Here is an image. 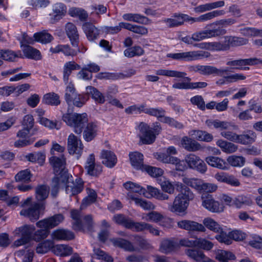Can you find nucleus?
<instances>
[{"label": "nucleus", "instance_id": "c756f323", "mask_svg": "<svg viewBox=\"0 0 262 262\" xmlns=\"http://www.w3.org/2000/svg\"><path fill=\"white\" fill-rule=\"evenodd\" d=\"M158 184L160 185L162 190L168 193L173 194L174 189H176V184L180 182H174L172 183L165 177H161L157 179Z\"/></svg>", "mask_w": 262, "mask_h": 262}, {"label": "nucleus", "instance_id": "8fccbe9b", "mask_svg": "<svg viewBox=\"0 0 262 262\" xmlns=\"http://www.w3.org/2000/svg\"><path fill=\"white\" fill-rule=\"evenodd\" d=\"M33 37L35 41L42 43H48L53 39V36L46 31L34 33Z\"/></svg>", "mask_w": 262, "mask_h": 262}, {"label": "nucleus", "instance_id": "0eeeda50", "mask_svg": "<svg viewBox=\"0 0 262 262\" xmlns=\"http://www.w3.org/2000/svg\"><path fill=\"white\" fill-rule=\"evenodd\" d=\"M140 133L139 137L141 142L144 144L152 143L158 135L161 128L158 123L154 124L153 127H150L147 124L141 122L139 126Z\"/></svg>", "mask_w": 262, "mask_h": 262}, {"label": "nucleus", "instance_id": "7c9ffc66", "mask_svg": "<svg viewBox=\"0 0 262 262\" xmlns=\"http://www.w3.org/2000/svg\"><path fill=\"white\" fill-rule=\"evenodd\" d=\"M181 146L189 151H195L201 149V145L195 141L187 137H183L181 140Z\"/></svg>", "mask_w": 262, "mask_h": 262}, {"label": "nucleus", "instance_id": "79ce46f5", "mask_svg": "<svg viewBox=\"0 0 262 262\" xmlns=\"http://www.w3.org/2000/svg\"><path fill=\"white\" fill-rule=\"evenodd\" d=\"M21 57L22 55L19 51L15 52L9 50H0V58L5 60L13 61H15L16 58H20Z\"/></svg>", "mask_w": 262, "mask_h": 262}, {"label": "nucleus", "instance_id": "a19ab883", "mask_svg": "<svg viewBox=\"0 0 262 262\" xmlns=\"http://www.w3.org/2000/svg\"><path fill=\"white\" fill-rule=\"evenodd\" d=\"M145 230H148L149 232L156 236L160 235V231L157 228L154 227L152 225L145 222H138L135 232H142Z\"/></svg>", "mask_w": 262, "mask_h": 262}, {"label": "nucleus", "instance_id": "f3484780", "mask_svg": "<svg viewBox=\"0 0 262 262\" xmlns=\"http://www.w3.org/2000/svg\"><path fill=\"white\" fill-rule=\"evenodd\" d=\"M124 188L128 191L127 193V198L128 200L134 201V198H137L138 194H144L146 189L139 184L127 181L123 184Z\"/></svg>", "mask_w": 262, "mask_h": 262}, {"label": "nucleus", "instance_id": "338daca9", "mask_svg": "<svg viewBox=\"0 0 262 262\" xmlns=\"http://www.w3.org/2000/svg\"><path fill=\"white\" fill-rule=\"evenodd\" d=\"M241 33L247 37L262 36V30L247 27L241 29Z\"/></svg>", "mask_w": 262, "mask_h": 262}, {"label": "nucleus", "instance_id": "1a4fd4ad", "mask_svg": "<svg viewBox=\"0 0 262 262\" xmlns=\"http://www.w3.org/2000/svg\"><path fill=\"white\" fill-rule=\"evenodd\" d=\"M215 24H217V23L208 24L205 27V30L193 33L192 39H194V41H200L206 39L220 36L226 34V30L222 27L211 29Z\"/></svg>", "mask_w": 262, "mask_h": 262}, {"label": "nucleus", "instance_id": "bf43d9fd", "mask_svg": "<svg viewBox=\"0 0 262 262\" xmlns=\"http://www.w3.org/2000/svg\"><path fill=\"white\" fill-rule=\"evenodd\" d=\"M71 216L73 220V228L75 230H80L82 229V220L80 212L77 210H72L71 211Z\"/></svg>", "mask_w": 262, "mask_h": 262}, {"label": "nucleus", "instance_id": "a878e982", "mask_svg": "<svg viewBox=\"0 0 262 262\" xmlns=\"http://www.w3.org/2000/svg\"><path fill=\"white\" fill-rule=\"evenodd\" d=\"M122 18L124 20L133 21L143 25H148L150 23V21L147 17L138 13H125L122 15Z\"/></svg>", "mask_w": 262, "mask_h": 262}, {"label": "nucleus", "instance_id": "39448f33", "mask_svg": "<svg viewBox=\"0 0 262 262\" xmlns=\"http://www.w3.org/2000/svg\"><path fill=\"white\" fill-rule=\"evenodd\" d=\"M62 119L68 125L73 127V131L78 135L81 134L84 124L88 121V115L85 113H68L63 115Z\"/></svg>", "mask_w": 262, "mask_h": 262}, {"label": "nucleus", "instance_id": "774afa93", "mask_svg": "<svg viewBox=\"0 0 262 262\" xmlns=\"http://www.w3.org/2000/svg\"><path fill=\"white\" fill-rule=\"evenodd\" d=\"M49 188L46 185H40L36 189V198L38 201L45 200L49 194Z\"/></svg>", "mask_w": 262, "mask_h": 262}, {"label": "nucleus", "instance_id": "2f4dec72", "mask_svg": "<svg viewBox=\"0 0 262 262\" xmlns=\"http://www.w3.org/2000/svg\"><path fill=\"white\" fill-rule=\"evenodd\" d=\"M52 252L57 256L66 257L72 254L73 248L66 244L53 245Z\"/></svg>", "mask_w": 262, "mask_h": 262}, {"label": "nucleus", "instance_id": "4468645a", "mask_svg": "<svg viewBox=\"0 0 262 262\" xmlns=\"http://www.w3.org/2000/svg\"><path fill=\"white\" fill-rule=\"evenodd\" d=\"M202 206L208 211L212 212L220 213L224 210V206L215 201L211 195L202 194Z\"/></svg>", "mask_w": 262, "mask_h": 262}, {"label": "nucleus", "instance_id": "052dcab7", "mask_svg": "<svg viewBox=\"0 0 262 262\" xmlns=\"http://www.w3.org/2000/svg\"><path fill=\"white\" fill-rule=\"evenodd\" d=\"M78 93L76 92L73 84L70 83L67 87L65 93V99L69 105H71V101Z\"/></svg>", "mask_w": 262, "mask_h": 262}, {"label": "nucleus", "instance_id": "bb28decb", "mask_svg": "<svg viewBox=\"0 0 262 262\" xmlns=\"http://www.w3.org/2000/svg\"><path fill=\"white\" fill-rule=\"evenodd\" d=\"M229 72V68H222L218 69L214 67L210 66H201L200 74L205 75L215 74L217 76H222Z\"/></svg>", "mask_w": 262, "mask_h": 262}, {"label": "nucleus", "instance_id": "4be33fe9", "mask_svg": "<svg viewBox=\"0 0 262 262\" xmlns=\"http://www.w3.org/2000/svg\"><path fill=\"white\" fill-rule=\"evenodd\" d=\"M142 194L147 198H155L161 201L167 200L169 199L167 194L161 192L159 189L149 185L147 186V190Z\"/></svg>", "mask_w": 262, "mask_h": 262}, {"label": "nucleus", "instance_id": "37998d69", "mask_svg": "<svg viewBox=\"0 0 262 262\" xmlns=\"http://www.w3.org/2000/svg\"><path fill=\"white\" fill-rule=\"evenodd\" d=\"M261 63L262 60L256 58L238 59V70H248L249 68L247 66L255 65Z\"/></svg>", "mask_w": 262, "mask_h": 262}, {"label": "nucleus", "instance_id": "6e6552de", "mask_svg": "<svg viewBox=\"0 0 262 262\" xmlns=\"http://www.w3.org/2000/svg\"><path fill=\"white\" fill-rule=\"evenodd\" d=\"M183 182L188 186L195 189L200 193H212L217 189L215 184L206 183L203 180L197 178H190L184 177L182 178Z\"/></svg>", "mask_w": 262, "mask_h": 262}, {"label": "nucleus", "instance_id": "b1692460", "mask_svg": "<svg viewBox=\"0 0 262 262\" xmlns=\"http://www.w3.org/2000/svg\"><path fill=\"white\" fill-rule=\"evenodd\" d=\"M51 237L53 239L57 241H69L73 239L74 235L73 233L69 230L58 229L52 232Z\"/></svg>", "mask_w": 262, "mask_h": 262}, {"label": "nucleus", "instance_id": "e2e57ef3", "mask_svg": "<svg viewBox=\"0 0 262 262\" xmlns=\"http://www.w3.org/2000/svg\"><path fill=\"white\" fill-rule=\"evenodd\" d=\"M43 101L45 103L52 105H57L60 103L59 96L54 93H49L45 95Z\"/></svg>", "mask_w": 262, "mask_h": 262}, {"label": "nucleus", "instance_id": "864d4df0", "mask_svg": "<svg viewBox=\"0 0 262 262\" xmlns=\"http://www.w3.org/2000/svg\"><path fill=\"white\" fill-rule=\"evenodd\" d=\"M53 242L46 240L38 244L36 248V252L38 254H45L50 249L52 250Z\"/></svg>", "mask_w": 262, "mask_h": 262}, {"label": "nucleus", "instance_id": "ddd939ff", "mask_svg": "<svg viewBox=\"0 0 262 262\" xmlns=\"http://www.w3.org/2000/svg\"><path fill=\"white\" fill-rule=\"evenodd\" d=\"M185 162L188 168L197 170L204 173L207 170L205 162L200 158L194 154H189L185 157Z\"/></svg>", "mask_w": 262, "mask_h": 262}, {"label": "nucleus", "instance_id": "393cba45", "mask_svg": "<svg viewBox=\"0 0 262 262\" xmlns=\"http://www.w3.org/2000/svg\"><path fill=\"white\" fill-rule=\"evenodd\" d=\"M82 29L90 41L97 39L100 34V30L90 23H85L82 25Z\"/></svg>", "mask_w": 262, "mask_h": 262}, {"label": "nucleus", "instance_id": "2eb2a0df", "mask_svg": "<svg viewBox=\"0 0 262 262\" xmlns=\"http://www.w3.org/2000/svg\"><path fill=\"white\" fill-rule=\"evenodd\" d=\"M84 169L88 174L94 177L98 176L102 171V166L95 163V156L93 154H90L86 159Z\"/></svg>", "mask_w": 262, "mask_h": 262}, {"label": "nucleus", "instance_id": "69168bd1", "mask_svg": "<svg viewBox=\"0 0 262 262\" xmlns=\"http://www.w3.org/2000/svg\"><path fill=\"white\" fill-rule=\"evenodd\" d=\"M133 201L136 205L141 207L144 210H153L155 208V206L151 202L143 200L139 196L134 198Z\"/></svg>", "mask_w": 262, "mask_h": 262}, {"label": "nucleus", "instance_id": "c9c22d12", "mask_svg": "<svg viewBox=\"0 0 262 262\" xmlns=\"http://www.w3.org/2000/svg\"><path fill=\"white\" fill-rule=\"evenodd\" d=\"M226 162L228 166L242 167L245 165L246 158L242 156L231 155L227 158Z\"/></svg>", "mask_w": 262, "mask_h": 262}, {"label": "nucleus", "instance_id": "58836bf2", "mask_svg": "<svg viewBox=\"0 0 262 262\" xmlns=\"http://www.w3.org/2000/svg\"><path fill=\"white\" fill-rule=\"evenodd\" d=\"M185 253L189 258L197 262H203L206 259H208V257L206 256L203 252L196 249H186Z\"/></svg>", "mask_w": 262, "mask_h": 262}, {"label": "nucleus", "instance_id": "3c124183", "mask_svg": "<svg viewBox=\"0 0 262 262\" xmlns=\"http://www.w3.org/2000/svg\"><path fill=\"white\" fill-rule=\"evenodd\" d=\"M256 136L251 130H248L245 134L238 135L237 143L242 144L251 143L254 141Z\"/></svg>", "mask_w": 262, "mask_h": 262}, {"label": "nucleus", "instance_id": "a18cd8bd", "mask_svg": "<svg viewBox=\"0 0 262 262\" xmlns=\"http://www.w3.org/2000/svg\"><path fill=\"white\" fill-rule=\"evenodd\" d=\"M215 258L220 262H228V260H233L235 258V255L231 252L217 250L215 252Z\"/></svg>", "mask_w": 262, "mask_h": 262}, {"label": "nucleus", "instance_id": "20e7f679", "mask_svg": "<svg viewBox=\"0 0 262 262\" xmlns=\"http://www.w3.org/2000/svg\"><path fill=\"white\" fill-rule=\"evenodd\" d=\"M63 219V216L58 214L38 221L36 223V226L40 229L35 232L34 237L37 240L46 238L49 233L48 230L58 225Z\"/></svg>", "mask_w": 262, "mask_h": 262}, {"label": "nucleus", "instance_id": "a211bd4d", "mask_svg": "<svg viewBox=\"0 0 262 262\" xmlns=\"http://www.w3.org/2000/svg\"><path fill=\"white\" fill-rule=\"evenodd\" d=\"M67 8L66 6L61 3H57L52 6V11L50 14V22L55 24L62 18L66 14Z\"/></svg>", "mask_w": 262, "mask_h": 262}, {"label": "nucleus", "instance_id": "680f3d73", "mask_svg": "<svg viewBox=\"0 0 262 262\" xmlns=\"http://www.w3.org/2000/svg\"><path fill=\"white\" fill-rule=\"evenodd\" d=\"M26 159L30 162L41 164L45 160V155L41 152L31 153L26 156Z\"/></svg>", "mask_w": 262, "mask_h": 262}, {"label": "nucleus", "instance_id": "5fc2aeb1", "mask_svg": "<svg viewBox=\"0 0 262 262\" xmlns=\"http://www.w3.org/2000/svg\"><path fill=\"white\" fill-rule=\"evenodd\" d=\"M183 16L182 14H175L172 18L163 20V22L169 27H174L181 25L183 24Z\"/></svg>", "mask_w": 262, "mask_h": 262}, {"label": "nucleus", "instance_id": "4c0bfd02", "mask_svg": "<svg viewBox=\"0 0 262 262\" xmlns=\"http://www.w3.org/2000/svg\"><path fill=\"white\" fill-rule=\"evenodd\" d=\"M87 93L92 96V98L95 101L99 104H103L105 101V97L100 91L96 88L88 86L86 88Z\"/></svg>", "mask_w": 262, "mask_h": 262}, {"label": "nucleus", "instance_id": "ea45409f", "mask_svg": "<svg viewBox=\"0 0 262 262\" xmlns=\"http://www.w3.org/2000/svg\"><path fill=\"white\" fill-rule=\"evenodd\" d=\"M252 201L250 197L244 195H239L233 198V206L236 208H242L245 206H250Z\"/></svg>", "mask_w": 262, "mask_h": 262}, {"label": "nucleus", "instance_id": "423d86ee", "mask_svg": "<svg viewBox=\"0 0 262 262\" xmlns=\"http://www.w3.org/2000/svg\"><path fill=\"white\" fill-rule=\"evenodd\" d=\"M157 75L164 76L169 77L185 78L187 81H178L174 83L172 88L179 90H189L190 78L186 77L187 74L184 72H181L177 70H173L167 69H160L156 71Z\"/></svg>", "mask_w": 262, "mask_h": 262}, {"label": "nucleus", "instance_id": "7ed1b4c3", "mask_svg": "<svg viewBox=\"0 0 262 262\" xmlns=\"http://www.w3.org/2000/svg\"><path fill=\"white\" fill-rule=\"evenodd\" d=\"M134 243L121 238H113L110 239L112 244L116 247L123 249L128 252H137L140 249H148L151 245L148 241L143 237L135 235L134 236Z\"/></svg>", "mask_w": 262, "mask_h": 262}, {"label": "nucleus", "instance_id": "72a5a7b5", "mask_svg": "<svg viewBox=\"0 0 262 262\" xmlns=\"http://www.w3.org/2000/svg\"><path fill=\"white\" fill-rule=\"evenodd\" d=\"M80 68V66L74 61L66 62L63 67V80L64 82L67 83L72 71L79 70Z\"/></svg>", "mask_w": 262, "mask_h": 262}, {"label": "nucleus", "instance_id": "f257e3e1", "mask_svg": "<svg viewBox=\"0 0 262 262\" xmlns=\"http://www.w3.org/2000/svg\"><path fill=\"white\" fill-rule=\"evenodd\" d=\"M176 190L179 193L176 196L172 203H169L168 210L173 213L185 214L189 202L194 198L192 191L182 183L176 184Z\"/></svg>", "mask_w": 262, "mask_h": 262}, {"label": "nucleus", "instance_id": "09e8293b", "mask_svg": "<svg viewBox=\"0 0 262 262\" xmlns=\"http://www.w3.org/2000/svg\"><path fill=\"white\" fill-rule=\"evenodd\" d=\"M225 14V11L223 10H214L199 16V21L200 22L209 21L215 17L223 15Z\"/></svg>", "mask_w": 262, "mask_h": 262}, {"label": "nucleus", "instance_id": "5701e85b", "mask_svg": "<svg viewBox=\"0 0 262 262\" xmlns=\"http://www.w3.org/2000/svg\"><path fill=\"white\" fill-rule=\"evenodd\" d=\"M35 228L34 226L32 225H25L18 228H17L14 231V235L16 236H22L25 237L27 241H29L30 239L33 237L32 234L35 231Z\"/></svg>", "mask_w": 262, "mask_h": 262}, {"label": "nucleus", "instance_id": "cd10ccee", "mask_svg": "<svg viewBox=\"0 0 262 262\" xmlns=\"http://www.w3.org/2000/svg\"><path fill=\"white\" fill-rule=\"evenodd\" d=\"M98 130V125L93 122L89 123L83 130V137L85 141L90 142L97 135Z\"/></svg>", "mask_w": 262, "mask_h": 262}, {"label": "nucleus", "instance_id": "9d476101", "mask_svg": "<svg viewBox=\"0 0 262 262\" xmlns=\"http://www.w3.org/2000/svg\"><path fill=\"white\" fill-rule=\"evenodd\" d=\"M63 186L66 187V192L70 195L77 194L82 191L83 189V182L80 178L76 179L75 182L72 181V177L69 175L68 181L65 183L62 181L57 184L58 190Z\"/></svg>", "mask_w": 262, "mask_h": 262}, {"label": "nucleus", "instance_id": "49530a36", "mask_svg": "<svg viewBox=\"0 0 262 262\" xmlns=\"http://www.w3.org/2000/svg\"><path fill=\"white\" fill-rule=\"evenodd\" d=\"M25 56L28 58L39 60L41 59L40 52L29 46H24L22 48Z\"/></svg>", "mask_w": 262, "mask_h": 262}, {"label": "nucleus", "instance_id": "13d9d810", "mask_svg": "<svg viewBox=\"0 0 262 262\" xmlns=\"http://www.w3.org/2000/svg\"><path fill=\"white\" fill-rule=\"evenodd\" d=\"M154 158L163 163L170 164L176 160L174 157L168 155L166 152H157L154 154Z\"/></svg>", "mask_w": 262, "mask_h": 262}, {"label": "nucleus", "instance_id": "473e14b6", "mask_svg": "<svg viewBox=\"0 0 262 262\" xmlns=\"http://www.w3.org/2000/svg\"><path fill=\"white\" fill-rule=\"evenodd\" d=\"M132 165L137 169H143L145 166L143 164V155L141 153L135 151L130 152L129 155Z\"/></svg>", "mask_w": 262, "mask_h": 262}, {"label": "nucleus", "instance_id": "4d7b16f0", "mask_svg": "<svg viewBox=\"0 0 262 262\" xmlns=\"http://www.w3.org/2000/svg\"><path fill=\"white\" fill-rule=\"evenodd\" d=\"M165 111L162 108H146L144 113L148 115L157 117L159 121L162 122L163 118L164 117Z\"/></svg>", "mask_w": 262, "mask_h": 262}, {"label": "nucleus", "instance_id": "f8f14e48", "mask_svg": "<svg viewBox=\"0 0 262 262\" xmlns=\"http://www.w3.org/2000/svg\"><path fill=\"white\" fill-rule=\"evenodd\" d=\"M166 57L173 60H184L187 61L195 60L204 57L203 52L193 51L186 52L168 53Z\"/></svg>", "mask_w": 262, "mask_h": 262}, {"label": "nucleus", "instance_id": "412c9836", "mask_svg": "<svg viewBox=\"0 0 262 262\" xmlns=\"http://www.w3.org/2000/svg\"><path fill=\"white\" fill-rule=\"evenodd\" d=\"M205 161L211 167L221 170H227L229 168L226 161L218 157L208 156L206 158Z\"/></svg>", "mask_w": 262, "mask_h": 262}, {"label": "nucleus", "instance_id": "dca6fc26", "mask_svg": "<svg viewBox=\"0 0 262 262\" xmlns=\"http://www.w3.org/2000/svg\"><path fill=\"white\" fill-rule=\"evenodd\" d=\"M45 208V206L43 204L35 203L28 209H23L20 214L28 217L31 221L34 222L39 219Z\"/></svg>", "mask_w": 262, "mask_h": 262}, {"label": "nucleus", "instance_id": "6e6d98bb", "mask_svg": "<svg viewBox=\"0 0 262 262\" xmlns=\"http://www.w3.org/2000/svg\"><path fill=\"white\" fill-rule=\"evenodd\" d=\"M125 29L135 33L141 35H144L148 33V29L146 27L128 23H126Z\"/></svg>", "mask_w": 262, "mask_h": 262}, {"label": "nucleus", "instance_id": "603ef678", "mask_svg": "<svg viewBox=\"0 0 262 262\" xmlns=\"http://www.w3.org/2000/svg\"><path fill=\"white\" fill-rule=\"evenodd\" d=\"M203 226L214 232H220L222 230L221 226L213 219L210 217L205 218L203 221Z\"/></svg>", "mask_w": 262, "mask_h": 262}, {"label": "nucleus", "instance_id": "e433bc0d", "mask_svg": "<svg viewBox=\"0 0 262 262\" xmlns=\"http://www.w3.org/2000/svg\"><path fill=\"white\" fill-rule=\"evenodd\" d=\"M50 51L54 54L62 52L66 56H74L76 54V52L67 45H58L54 47H51Z\"/></svg>", "mask_w": 262, "mask_h": 262}, {"label": "nucleus", "instance_id": "6ab92c4d", "mask_svg": "<svg viewBox=\"0 0 262 262\" xmlns=\"http://www.w3.org/2000/svg\"><path fill=\"white\" fill-rule=\"evenodd\" d=\"M100 159L102 163L108 168L114 167L117 162V158L115 154L108 150L101 151Z\"/></svg>", "mask_w": 262, "mask_h": 262}, {"label": "nucleus", "instance_id": "c85d7f7f", "mask_svg": "<svg viewBox=\"0 0 262 262\" xmlns=\"http://www.w3.org/2000/svg\"><path fill=\"white\" fill-rule=\"evenodd\" d=\"M65 30L72 45L77 46L79 35L75 25L72 23H68L66 25Z\"/></svg>", "mask_w": 262, "mask_h": 262}, {"label": "nucleus", "instance_id": "c03bdc74", "mask_svg": "<svg viewBox=\"0 0 262 262\" xmlns=\"http://www.w3.org/2000/svg\"><path fill=\"white\" fill-rule=\"evenodd\" d=\"M141 218L147 222L158 223L161 222L164 219V216L159 212L151 211L142 214Z\"/></svg>", "mask_w": 262, "mask_h": 262}, {"label": "nucleus", "instance_id": "aec40b11", "mask_svg": "<svg viewBox=\"0 0 262 262\" xmlns=\"http://www.w3.org/2000/svg\"><path fill=\"white\" fill-rule=\"evenodd\" d=\"M113 221L119 225H122L125 228L135 231L138 223L133 220L126 217L122 214H116L113 217Z\"/></svg>", "mask_w": 262, "mask_h": 262}, {"label": "nucleus", "instance_id": "9b49d317", "mask_svg": "<svg viewBox=\"0 0 262 262\" xmlns=\"http://www.w3.org/2000/svg\"><path fill=\"white\" fill-rule=\"evenodd\" d=\"M67 148L69 153L79 158L83 151V145L80 138L70 134L67 139Z\"/></svg>", "mask_w": 262, "mask_h": 262}, {"label": "nucleus", "instance_id": "0e129e2a", "mask_svg": "<svg viewBox=\"0 0 262 262\" xmlns=\"http://www.w3.org/2000/svg\"><path fill=\"white\" fill-rule=\"evenodd\" d=\"M175 248L176 244L174 242L164 239L161 242L160 250L163 253H168L174 250Z\"/></svg>", "mask_w": 262, "mask_h": 262}, {"label": "nucleus", "instance_id": "f704fd0d", "mask_svg": "<svg viewBox=\"0 0 262 262\" xmlns=\"http://www.w3.org/2000/svg\"><path fill=\"white\" fill-rule=\"evenodd\" d=\"M206 125L210 128L220 129L226 130L230 126V123L226 121H220L219 120L208 119L205 121Z\"/></svg>", "mask_w": 262, "mask_h": 262}, {"label": "nucleus", "instance_id": "f03ea898", "mask_svg": "<svg viewBox=\"0 0 262 262\" xmlns=\"http://www.w3.org/2000/svg\"><path fill=\"white\" fill-rule=\"evenodd\" d=\"M50 164L53 168L55 177L53 179L51 194L56 196L58 193L57 184L60 181L65 183L68 181L69 174L65 168L66 158L63 155L60 157L52 156L50 159Z\"/></svg>", "mask_w": 262, "mask_h": 262}, {"label": "nucleus", "instance_id": "de8ad7c7", "mask_svg": "<svg viewBox=\"0 0 262 262\" xmlns=\"http://www.w3.org/2000/svg\"><path fill=\"white\" fill-rule=\"evenodd\" d=\"M69 14L71 16L77 17L81 21L85 20L88 17L86 12L80 8H70L69 10Z\"/></svg>", "mask_w": 262, "mask_h": 262}]
</instances>
